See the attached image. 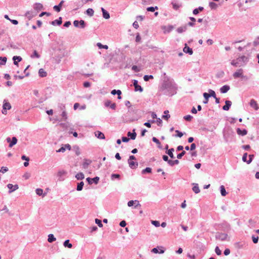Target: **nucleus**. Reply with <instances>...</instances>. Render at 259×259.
<instances>
[{
	"label": "nucleus",
	"instance_id": "nucleus-1",
	"mask_svg": "<svg viewBox=\"0 0 259 259\" xmlns=\"http://www.w3.org/2000/svg\"><path fill=\"white\" fill-rule=\"evenodd\" d=\"M160 86V91L162 94L168 97H172L177 93L178 85L174 79L166 75V73H163Z\"/></svg>",
	"mask_w": 259,
	"mask_h": 259
},
{
	"label": "nucleus",
	"instance_id": "nucleus-2",
	"mask_svg": "<svg viewBox=\"0 0 259 259\" xmlns=\"http://www.w3.org/2000/svg\"><path fill=\"white\" fill-rule=\"evenodd\" d=\"M74 27L80 28H84L86 26V23L83 20H75L73 22Z\"/></svg>",
	"mask_w": 259,
	"mask_h": 259
},
{
	"label": "nucleus",
	"instance_id": "nucleus-3",
	"mask_svg": "<svg viewBox=\"0 0 259 259\" xmlns=\"http://www.w3.org/2000/svg\"><path fill=\"white\" fill-rule=\"evenodd\" d=\"M237 60L239 62L240 66H243L248 62L249 58L244 55H242L238 57Z\"/></svg>",
	"mask_w": 259,
	"mask_h": 259
},
{
	"label": "nucleus",
	"instance_id": "nucleus-4",
	"mask_svg": "<svg viewBox=\"0 0 259 259\" xmlns=\"http://www.w3.org/2000/svg\"><path fill=\"white\" fill-rule=\"evenodd\" d=\"M215 237L216 239L223 241L227 240L228 238V235L226 233H217Z\"/></svg>",
	"mask_w": 259,
	"mask_h": 259
},
{
	"label": "nucleus",
	"instance_id": "nucleus-5",
	"mask_svg": "<svg viewBox=\"0 0 259 259\" xmlns=\"http://www.w3.org/2000/svg\"><path fill=\"white\" fill-rule=\"evenodd\" d=\"M49 119L53 123H57L60 121V116H58L57 114H49Z\"/></svg>",
	"mask_w": 259,
	"mask_h": 259
},
{
	"label": "nucleus",
	"instance_id": "nucleus-6",
	"mask_svg": "<svg viewBox=\"0 0 259 259\" xmlns=\"http://www.w3.org/2000/svg\"><path fill=\"white\" fill-rule=\"evenodd\" d=\"M174 28V27L172 25H168V26L163 25L161 27V29L163 30L164 34L170 32Z\"/></svg>",
	"mask_w": 259,
	"mask_h": 259
},
{
	"label": "nucleus",
	"instance_id": "nucleus-7",
	"mask_svg": "<svg viewBox=\"0 0 259 259\" xmlns=\"http://www.w3.org/2000/svg\"><path fill=\"white\" fill-rule=\"evenodd\" d=\"M11 108V104L5 100L3 105V110L2 111V113H4V112H7V110H10Z\"/></svg>",
	"mask_w": 259,
	"mask_h": 259
},
{
	"label": "nucleus",
	"instance_id": "nucleus-8",
	"mask_svg": "<svg viewBox=\"0 0 259 259\" xmlns=\"http://www.w3.org/2000/svg\"><path fill=\"white\" fill-rule=\"evenodd\" d=\"M6 141L8 143H9V147L12 148L14 145L17 144V139L15 137H13L11 140L10 137L7 138Z\"/></svg>",
	"mask_w": 259,
	"mask_h": 259
},
{
	"label": "nucleus",
	"instance_id": "nucleus-9",
	"mask_svg": "<svg viewBox=\"0 0 259 259\" xmlns=\"http://www.w3.org/2000/svg\"><path fill=\"white\" fill-rule=\"evenodd\" d=\"M62 23V18L59 17L58 19L50 22V24L53 26H60Z\"/></svg>",
	"mask_w": 259,
	"mask_h": 259
},
{
	"label": "nucleus",
	"instance_id": "nucleus-10",
	"mask_svg": "<svg viewBox=\"0 0 259 259\" xmlns=\"http://www.w3.org/2000/svg\"><path fill=\"white\" fill-rule=\"evenodd\" d=\"M106 107H109L112 109L115 110L116 107V105L115 103H112L110 100H107L104 104Z\"/></svg>",
	"mask_w": 259,
	"mask_h": 259
},
{
	"label": "nucleus",
	"instance_id": "nucleus-11",
	"mask_svg": "<svg viewBox=\"0 0 259 259\" xmlns=\"http://www.w3.org/2000/svg\"><path fill=\"white\" fill-rule=\"evenodd\" d=\"M183 52L185 53L188 54L190 55H192L193 53L192 49L189 47L187 44H185V46L183 48Z\"/></svg>",
	"mask_w": 259,
	"mask_h": 259
},
{
	"label": "nucleus",
	"instance_id": "nucleus-12",
	"mask_svg": "<svg viewBox=\"0 0 259 259\" xmlns=\"http://www.w3.org/2000/svg\"><path fill=\"white\" fill-rule=\"evenodd\" d=\"M111 94L114 96L117 95V99L119 100H120L122 99V97H121L122 92L120 90L114 89L111 91Z\"/></svg>",
	"mask_w": 259,
	"mask_h": 259
},
{
	"label": "nucleus",
	"instance_id": "nucleus-13",
	"mask_svg": "<svg viewBox=\"0 0 259 259\" xmlns=\"http://www.w3.org/2000/svg\"><path fill=\"white\" fill-rule=\"evenodd\" d=\"M232 105V102L230 100H226L225 104L222 107V109L224 111H229Z\"/></svg>",
	"mask_w": 259,
	"mask_h": 259
},
{
	"label": "nucleus",
	"instance_id": "nucleus-14",
	"mask_svg": "<svg viewBox=\"0 0 259 259\" xmlns=\"http://www.w3.org/2000/svg\"><path fill=\"white\" fill-rule=\"evenodd\" d=\"M7 187L9 189V193H11L19 188L18 185H13L12 184L7 185Z\"/></svg>",
	"mask_w": 259,
	"mask_h": 259
},
{
	"label": "nucleus",
	"instance_id": "nucleus-15",
	"mask_svg": "<svg viewBox=\"0 0 259 259\" xmlns=\"http://www.w3.org/2000/svg\"><path fill=\"white\" fill-rule=\"evenodd\" d=\"M243 70L242 69L240 68L237 70V71L235 72L233 74V76L235 78H241L242 75L243 74Z\"/></svg>",
	"mask_w": 259,
	"mask_h": 259
},
{
	"label": "nucleus",
	"instance_id": "nucleus-16",
	"mask_svg": "<svg viewBox=\"0 0 259 259\" xmlns=\"http://www.w3.org/2000/svg\"><path fill=\"white\" fill-rule=\"evenodd\" d=\"M249 105L251 107H252L255 110H257L259 109V107L257 103V102L254 99H251L250 100L249 102Z\"/></svg>",
	"mask_w": 259,
	"mask_h": 259
},
{
	"label": "nucleus",
	"instance_id": "nucleus-17",
	"mask_svg": "<svg viewBox=\"0 0 259 259\" xmlns=\"http://www.w3.org/2000/svg\"><path fill=\"white\" fill-rule=\"evenodd\" d=\"M86 180L89 184H92L93 183H94L96 184H97L99 182V178L98 177H96L92 179L90 178H87Z\"/></svg>",
	"mask_w": 259,
	"mask_h": 259
},
{
	"label": "nucleus",
	"instance_id": "nucleus-18",
	"mask_svg": "<svg viewBox=\"0 0 259 259\" xmlns=\"http://www.w3.org/2000/svg\"><path fill=\"white\" fill-rule=\"evenodd\" d=\"M230 89V85L228 84L224 85L220 89V91L222 94H225L227 93Z\"/></svg>",
	"mask_w": 259,
	"mask_h": 259
},
{
	"label": "nucleus",
	"instance_id": "nucleus-19",
	"mask_svg": "<svg viewBox=\"0 0 259 259\" xmlns=\"http://www.w3.org/2000/svg\"><path fill=\"white\" fill-rule=\"evenodd\" d=\"M101 10L102 12L103 17L105 19H109L110 17L109 13L103 7L101 8Z\"/></svg>",
	"mask_w": 259,
	"mask_h": 259
},
{
	"label": "nucleus",
	"instance_id": "nucleus-20",
	"mask_svg": "<svg viewBox=\"0 0 259 259\" xmlns=\"http://www.w3.org/2000/svg\"><path fill=\"white\" fill-rule=\"evenodd\" d=\"M129 166L132 169H135L138 166V163L135 162L134 160H127Z\"/></svg>",
	"mask_w": 259,
	"mask_h": 259
},
{
	"label": "nucleus",
	"instance_id": "nucleus-21",
	"mask_svg": "<svg viewBox=\"0 0 259 259\" xmlns=\"http://www.w3.org/2000/svg\"><path fill=\"white\" fill-rule=\"evenodd\" d=\"M13 63L15 65L18 66V63L22 61V58L20 56H14L13 57Z\"/></svg>",
	"mask_w": 259,
	"mask_h": 259
},
{
	"label": "nucleus",
	"instance_id": "nucleus-22",
	"mask_svg": "<svg viewBox=\"0 0 259 259\" xmlns=\"http://www.w3.org/2000/svg\"><path fill=\"white\" fill-rule=\"evenodd\" d=\"M134 203H137V205H135V207H138V206H141V204L139 203L138 200H130L127 202V205L129 207H131L134 205Z\"/></svg>",
	"mask_w": 259,
	"mask_h": 259
},
{
	"label": "nucleus",
	"instance_id": "nucleus-23",
	"mask_svg": "<svg viewBox=\"0 0 259 259\" xmlns=\"http://www.w3.org/2000/svg\"><path fill=\"white\" fill-rule=\"evenodd\" d=\"M33 8L35 10H36L37 11H40L41 10L43 9L44 7L41 4H40L39 3H35L33 5Z\"/></svg>",
	"mask_w": 259,
	"mask_h": 259
},
{
	"label": "nucleus",
	"instance_id": "nucleus-24",
	"mask_svg": "<svg viewBox=\"0 0 259 259\" xmlns=\"http://www.w3.org/2000/svg\"><path fill=\"white\" fill-rule=\"evenodd\" d=\"M64 2V1H61L58 5L54 6L53 7L54 10L57 12H60Z\"/></svg>",
	"mask_w": 259,
	"mask_h": 259
},
{
	"label": "nucleus",
	"instance_id": "nucleus-25",
	"mask_svg": "<svg viewBox=\"0 0 259 259\" xmlns=\"http://www.w3.org/2000/svg\"><path fill=\"white\" fill-rule=\"evenodd\" d=\"M125 105L128 107L129 111H134L136 109V107L135 106L131 105V102L129 101H126L124 103Z\"/></svg>",
	"mask_w": 259,
	"mask_h": 259
},
{
	"label": "nucleus",
	"instance_id": "nucleus-26",
	"mask_svg": "<svg viewBox=\"0 0 259 259\" xmlns=\"http://www.w3.org/2000/svg\"><path fill=\"white\" fill-rule=\"evenodd\" d=\"M171 4L172 6V8L175 10H179V9L180 8L182 7V3H176V2H171Z\"/></svg>",
	"mask_w": 259,
	"mask_h": 259
},
{
	"label": "nucleus",
	"instance_id": "nucleus-27",
	"mask_svg": "<svg viewBox=\"0 0 259 259\" xmlns=\"http://www.w3.org/2000/svg\"><path fill=\"white\" fill-rule=\"evenodd\" d=\"M127 136L130 138L131 139L135 140L136 139V136H137V134H136V133L135 132V129H134L133 130V132L132 133H131L130 132H128L127 133Z\"/></svg>",
	"mask_w": 259,
	"mask_h": 259
},
{
	"label": "nucleus",
	"instance_id": "nucleus-28",
	"mask_svg": "<svg viewBox=\"0 0 259 259\" xmlns=\"http://www.w3.org/2000/svg\"><path fill=\"white\" fill-rule=\"evenodd\" d=\"M187 25H185L184 26L178 27L176 31L179 33H182L184 32H185L187 30Z\"/></svg>",
	"mask_w": 259,
	"mask_h": 259
},
{
	"label": "nucleus",
	"instance_id": "nucleus-29",
	"mask_svg": "<svg viewBox=\"0 0 259 259\" xmlns=\"http://www.w3.org/2000/svg\"><path fill=\"white\" fill-rule=\"evenodd\" d=\"M237 133L238 135L243 136L247 134V131L245 129L241 130L239 128H238L236 130Z\"/></svg>",
	"mask_w": 259,
	"mask_h": 259
},
{
	"label": "nucleus",
	"instance_id": "nucleus-30",
	"mask_svg": "<svg viewBox=\"0 0 259 259\" xmlns=\"http://www.w3.org/2000/svg\"><path fill=\"white\" fill-rule=\"evenodd\" d=\"M38 75L40 77H45L47 75V73L44 69L40 68L38 70Z\"/></svg>",
	"mask_w": 259,
	"mask_h": 259
},
{
	"label": "nucleus",
	"instance_id": "nucleus-31",
	"mask_svg": "<svg viewBox=\"0 0 259 259\" xmlns=\"http://www.w3.org/2000/svg\"><path fill=\"white\" fill-rule=\"evenodd\" d=\"M153 119H156V122L158 126H162V121L161 118H157V114H152Z\"/></svg>",
	"mask_w": 259,
	"mask_h": 259
},
{
	"label": "nucleus",
	"instance_id": "nucleus-32",
	"mask_svg": "<svg viewBox=\"0 0 259 259\" xmlns=\"http://www.w3.org/2000/svg\"><path fill=\"white\" fill-rule=\"evenodd\" d=\"M95 136L98 139H105V137L104 134L100 131H97L95 133Z\"/></svg>",
	"mask_w": 259,
	"mask_h": 259
},
{
	"label": "nucleus",
	"instance_id": "nucleus-33",
	"mask_svg": "<svg viewBox=\"0 0 259 259\" xmlns=\"http://www.w3.org/2000/svg\"><path fill=\"white\" fill-rule=\"evenodd\" d=\"M25 16L28 18L29 20H30L33 17H34V15L33 14V12L31 11H27Z\"/></svg>",
	"mask_w": 259,
	"mask_h": 259
},
{
	"label": "nucleus",
	"instance_id": "nucleus-34",
	"mask_svg": "<svg viewBox=\"0 0 259 259\" xmlns=\"http://www.w3.org/2000/svg\"><path fill=\"white\" fill-rule=\"evenodd\" d=\"M31 58H39L40 57V55L38 53L36 50H34L33 51L32 54L30 56Z\"/></svg>",
	"mask_w": 259,
	"mask_h": 259
},
{
	"label": "nucleus",
	"instance_id": "nucleus-35",
	"mask_svg": "<svg viewBox=\"0 0 259 259\" xmlns=\"http://www.w3.org/2000/svg\"><path fill=\"white\" fill-rule=\"evenodd\" d=\"M208 93H207V94L209 96V98L213 97L214 98L217 97L215 92L213 90H212L211 89H209L208 90Z\"/></svg>",
	"mask_w": 259,
	"mask_h": 259
},
{
	"label": "nucleus",
	"instance_id": "nucleus-36",
	"mask_svg": "<svg viewBox=\"0 0 259 259\" xmlns=\"http://www.w3.org/2000/svg\"><path fill=\"white\" fill-rule=\"evenodd\" d=\"M203 96L204 98V101H203V103L204 104H207L208 102L209 96L208 95L207 93H204L203 94Z\"/></svg>",
	"mask_w": 259,
	"mask_h": 259
},
{
	"label": "nucleus",
	"instance_id": "nucleus-37",
	"mask_svg": "<svg viewBox=\"0 0 259 259\" xmlns=\"http://www.w3.org/2000/svg\"><path fill=\"white\" fill-rule=\"evenodd\" d=\"M151 252L154 253H163L164 252V250L161 249L160 251H158L157 248H154L151 250Z\"/></svg>",
	"mask_w": 259,
	"mask_h": 259
},
{
	"label": "nucleus",
	"instance_id": "nucleus-38",
	"mask_svg": "<svg viewBox=\"0 0 259 259\" xmlns=\"http://www.w3.org/2000/svg\"><path fill=\"white\" fill-rule=\"evenodd\" d=\"M56 240V238L54 237V235L52 234H50L48 235V241L50 243H52L55 241Z\"/></svg>",
	"mask_w": 259,
	"mask_h": 259
},
{
	"label": "nucleus",
	"instance_id": "nucleus-39",
	"mask_svg": "<svg viewBox=\"0 0 259 259\" xmlns=\"http://www.w3.org/2000/svg\"><path fill=\"white\" fill-rule=\"evenodd\" d=\"M35 192H36V193L39 196L42 195L43 197H44L46 195V193L43 194V190L40 188L36 189L35 190Z\"/></svg>",
	"mask_w": 259,
	"mask_h": 259
},
{
	"label": "nucleus",
	"instance_id": "nucleus-40",
	"mask_svg": "<svg viewBox=\"0 0 259 259\" xmlns=\"http://www.w3.org/2000/svg\"><path fill=\"white\" fill-rule=\"evenodd\" d=\"M194 186H193L192 190L195 193L198 194L200 192V189L198 187V185L197 184H194Z\"/></svg>",
	"mask_w": 259,
	"mask_h": 259
},
{
	"label": "nucleus",
	"instance_id": "nucleus-41",
	"mask_svg": "<svg viewBox=\"0 0 259 259\" xmlns=\"http://www.w3.org/2000/svg\"><path fill=\"white\" fill-rule=\"evenodd\" d=\"M174 151V149L171 148L169 150H167V151L166 152V153L169 156V157L171 158H174L175 157H174V155L173 154Z\"/></svg>",
	"mask_w": 259,
	"mask_h": 259
},
{
	"label": "nucleus",
	"instance_id": "nucleus-42",
	"mask_svg": "<svg viewBox=\"0 0 259 259\" xmlns=\"http://www.w3.org/2000/svg\"><path fill=\"white\" fill-rule=\"evenodd\" d=\"M91 163V161L85 159L82 163V167L84 169H87L89 165Z\"/></svg>",
	"mask_w": 259,
	"mask_h": 259
},
{
	"label": "nucleus",
	"instance_id": "nucleus-43",
	"mask_svg": "<svg viewBox=\"0 0 259 259\" xmlns=\"http://www.w3.org/2000/svg\"><path fill=\"white\" fill-rule=\"evenodd\" d=\"M154 77L152 75H145L143 77V79L145 81H148L150 79H153Z\"/></svg>",
	"mask_w": 259,
	"mask_h": 259
},
{
	"label": "nucleus",
	"instance_id": "nucleus-44",
	"mask_svg": "<svg viewBox=\"0 0 259 259\" xmlns=\"http://www.w3.org/2000/svg\"><path fill=\"white\" fill-rule=\"evenodd\" d=\"M97 46L98 47L99 49H104L105 50H107L108 49V46L107 45H102L101 42H98L97 44Z\"/></svg>",
	"mask_w": 259,
	"mask_h": 259
},
{
	"label": "nucleus",
	"instance_id": "nucleus-45",
	"mask_svg": "<svg viewBox=\"0 0 259 259\" xmlns=\"http://www.w3.org/2000/svg\"><path fill=\"white\" fill-rule=\"evenodd\" d=\"M94 13V11L92 8H89L86 10V14L91 17L93 16Z\"/></svg>",
	"mask_w": 259,
	"mask_h": 259
},
{
	"label": "nucleus",
	"instance_id": "nucleus-46",
	"mask_svg": "<svg viewBox=\"0 0 259 259\" xmlns=\"http://www.w3.org/2000/svg\"><path fill=\"white\" fill-rule=\"evenodd\" d=\"M209 6L211 10H215L217 8L218 5L214 2H210L209 3Z\"/></svg>",
	"mask_w": 259,
	"mask_h": 259
},
{
	"label": "nucleus",
	"instance_id": "nucleus-47",
	"mask_svg": "<svg viewBox=\"0 0 259 259\" xmlns=\"http://www.w3.org/2000/svg\"><path fill=\"white\" fill-rule=\"evenodd\" d=\"M158 9V8L157 6L155 7H148L147 8L146 10L148 12H154L155 10H157Z\"/></svg>",
	"mask_w": 259,
	"mask_h": 259
},
{
	"label": "nucleus",
	"instance_id": "nucleus-48",
	"mask_svg": "<svg viewBox=\"0 0 259 259\" xmlns=\"http://www.w3.org/2000/svg\"><path fill=\"white\" fill-rule=\"evenodd\" d=\"M63 245L65 247H68L69 248H72V244L71 243H69V240H65L64 243H63Z\"/></svg>",
	"mask_w": 259,
	"mask_h": 259
},
{
	"label": "nucleus",
	"instance_id": "nucleus-49",
	"mask_svg": "<svg viewBox=\"0 0 259 259\" xmlns=\"http://www.w3.org/2000/svg\"><path fill=\"white\" fill-rule=\"evenodd\" d=\"M7 60L6 57H0V65H4L6 64Z\"/></svg>",
	"mask_w": 259,
	"mask_h": 259
},
{
	"label": "nucleus",
	"instance_id": "nucleus-50",
	"mask_svg": "<svg viewBox=\"0 0 259 259\" xmlns=\"http://www.w3.org/2000/svg\"><path fill=\"white\" fill-rule=\"evenodd\" d=\"M220 191H221V195L223 196H225L227 195V192L226 191L225 187L223 185L221 186Z\"/></svg>",
	"mask_w": 259,
	"mask_h": 259
},
{
	"label": "nucleus",
	"instance_id": "nucleus-51",
	"mask_svg": "<svg viewBox=\"0 0 259 259\" xmlns=\"http://www.w3.org/2000/svg\"><path fill=\"white\" fill-rule=\"evenodd\" d=\"M179 163V161L178 160H170L168 161V164L171 166H172L175 164H178Z\"/></svg>",
	"mask_w": 259,
	"mask_h": 259
},
{
	"label": "nucleus",
	"instance_id": "nucleus-52",
	"mask_svg": "<svg viewBox=\"0 0 259 259\" xmlns=\"http://www.w3.org/2000/svg\"><path fill=\"white\" fill-rule=\"evenodd\" d=\"M134 91L141 93L143 91V88L140 85L138 84L134 87Z\"/></svg>",
	"mask_w": 259,
	"mask_h": 259
},
{
	"label": "nucleus",
	"instance_id": "nucleus-53",
	"mask_svg": "<svg viewBox=\"0 0 259 259\" xmlns=\"http://www.w3.org/2000/svg\"><path fill=\"white\" fill-rule=\"evenodd\" d=\"M84 185V183L83 182H81L78 183L76 190L78 191H80L82 190L83 186Z\"/></svg>",
	"mask_w": 259,
	"mask_h": 259
},
{
	"label": "nucleus",
	"instance_id": "nucleus-54",
	"mask_svg": "<svg viewBox=\"0 0 259 259\" xmlns=\"http://www.w3.org/2000/svg\"><path fill=\"white\" fill-rule=\"evenodd\" d=\"M75 178L77 180H82L84 179V177L82 172H79L76 175Z\"/></svg>",
	"mask_w": 259,
	"mask_h": 259
},
{
	"label": "nucleus",
	"instance_id": "nucleus-55",
	"mask_svg": "<svg viewBox=\"0 0 259 259\" xmlns=\"http://www.w3.org/2000/svg\"><path fill=\"white\" fill-rule=\"evenodd\" d=\"M124 121L125 122H133L134 121L138 120L137 118H127L126 116H125V119H123Z\"/></svg>",
	"mask_w": 259,
	"mask_h": 259
},
{
	"label": "nucleus",
	"instance_id": "nucleus-56",
	"mask_svg": "<svg viewBox=\"0 0 259 259\" xmlns=\"http://www.w3.org/2000/svg\"><path fill=\"white\" fill-rule=\"evenodd\" d=\"M231 64L232 66H235V67H238V66L240 67V64H239V62H238V61L237 60V59L232 60L231 62Z\"/></svg>",
	"mask_w": 259,
	"mask_h": 259
},
{
	"label": "nucleus",
	"instance_id": "nucleus-57",
	"mask_svg": "<svg viewBox=\"0 0 259 259\" xmlns=\"http://www.w3.org/2000/svg\"><path fill=\"white\" fill-rule=\"evenodd\" d=\"M225 73L223 71H220L218 72L216 74V77L217 78H222L224 76Z\"/></svg>",
	"mask_w": 259,
	"mask_h": 259
},
{
	"label": "nucleus",
	"instance_id": "nucleus-58",
	"mask_svg": "<svg viewBox=\"0 0 259 259\" xmlns=\"http://www.w3.org/2000/svg\"><path fill=\"white\" fill-rule=\"evenodd\" d=\"M151 171L152 169L150 167H146L142 170V174H145L146 173H151Z\"/></svg>",
	"mask_w": 259,
	"mask_h": 259
},
{
	"label": "nucleus",
	"instance_id": "nucleus-59",
	"mask_svg": "<svg viewBox=\"0 0 259 259\" xmlns=\"http://www.w3.org/2000/svg\"><path fill=\"white\" fill-rule=\"evenodd\" d=\"M147 47L149 49H151L154 50V51H155V52H158V48L157 47H155V46H154L151 45H147Z\"/></svg>",
	"mask_w": 259,
	"mask_h": 259
},
{
	"label": "nucleus",
	"instance_id": "nucleus-60",
	"mask_svg": "<svg viewBox=\"0 0 259 259\" xmlns=\"http://www.w3.org/2000/svg\"><path fill=\"white\" fill-rule=\"evenodd\" d=\"M132 70L135 72H138L140 71V68L137 65H133L132 67Z\"/></svg>",
	"mask_w": 259,
	"mask_h": 259
},
{
	"label": "nucleus",
	"instance_id": "nucleus-61",
	"mask_svg": "<svg viewBox=\"0 0 259 259\" xmlns=\"http://www.w3.org/2000/svg\"><path fill=\"white\" fill-rule=\"evenodd\" d=\"M91 83L90 81H85L83 83V86L84 88H89L91 87Z\"/></svg>",
	"mask_w": 259,
	"mask_h": 259
},
{
	"label": "nucleus",
	"instance_id": "nucleus-62",
	"mask_svg": "<svg viewBox=\"0 0 259 259\" xmlns=\"http://www.w3.org/2000/svg\"><path fill=\"white\" fill-rule=\"evenodd\" d=\"M141 37L139 33L136 34L135 41L136 42H139L141 41Z\"/></svg>",
	"mask_w": 259,
	"mask_h": 259
},
{
	"label": "nucleus",
	"instance_id": "nucleus-63",
	"mask_svg": "<svg viewBox=\"0 0 259 259\" xmlns=\"http://www.w3.org/2000/svg\"><path fill=\"white\" fill-rule=\"evenodd\" d=\"M44 15H46L47 16H50L51 15V13L49 12H42L39 14V17H41Z\"/></svg>",
	"mask_w": 259,
	"mask_h": 259
},
{
	"label": "nucleus",
	"instance_id": "nucleus-64",
	"mask_svg": "<svg viewBox=\"0 0 259 259\" xmlns=\"http://www.w3.org/2000/svg\"><path fill=\"white\" fill-rule=\"evenodd\" d=\"M95 223L98 225L99 227H102L103 224L102 223V222L100 220H99L98 219H95Z\"/></svg>",
	"mask_w": 259,
	"mask_h": 259
}]
</instances>
